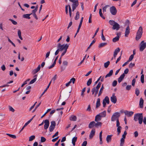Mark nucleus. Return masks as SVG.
Masks as SVG:
<instances>
[{
  "label": "nucleus",
  "mask_w": 146,
  "mask_h": 146,
  "mask_svg": "<svg viewBox=\"0 0 146 146\" xmlns=\"http://www.w3.org/2000/svg\"><path fill=\"white\" fill-rule=\"evenodd\" d=\"M69 47V45L68 44H61L60 43H58L57 46V49L55 53V55H57L60 51H63L60 57L59 60V63L61 64L62 63L61 58L66 52L67 50Z\"/></svg>",
  "instance_id": "obj_1"
},
{
  "label": "nucleus",
  "mask_w": 146,
  "mask_h": 146,
  "mask_svg": "<svg viewBox=\"0 0 146 146\" xmlns=\"http://www.w3.org/2000/svg\"><path fill=\"white\" fill-rule=\"evenodd\" d=\"M109 23L112 26V29L113 30L118 31L120 28V25L114 21L110 20L109 21Z\"/></svg>",
  "instance_id": "obj_2"
},
{
  "label": "nucleus",
  "mask_w": 146,
  "mask_h": 146,
  "mask_svg": "<svg viewBox=\"0 0 146 146\" xmlns=\"http://www.w3.org/2000/svg\"><path fill=\"white\" fill-rule=\"evenodd\" d=\"M143 117L142 113L135 114L134 116V120L135 121L138 120L139 123L141 124L142 123Z\"/></svg>",
  "instance_id": "obj_3"
},
{
  "label": "nucleus",
  "mask_w": 146,
  "mask_h": 146,
  "mask_svg": "<svg viewBox=\"0 0 146 146\" xmlns=\"http://www.w3.org/2000/svg\"><path fill=\"white\" fill-rule=\"evenodd\" d=\"M143 34V28L142 27L140 26L136 33V35L135 39L137 40H139L140 39Z\"/></svg>",
  "instance_id": "obj_4"
},
{
  "label": "nucleus",
  "mask_w": 146,
  "mask_h": 146,
  "mask_svg": "<svg viewBox=\"0 0 146 146\" xmlns=\"http://www.w3.org/2000/svg\"><path fill=\"white\" fill-rule=\"evenodd\" d=\"M102 83L100 82H99L97 86L96 87L93 88L92 90V94H94V93H98L99 88H100L101 85Z\"/></svg>",
  "instance_id": "obj_5"
},
{
  "label": "nucleus",
  "mask_w": 146,
  "mask_h": 146,
  "mask_svg": "<svg viewBox=\"0 0 146 146\" xmlns=\"http://www.w3.org/2000/svg\"><path fill=\"white\" fill-rule=\"evenodd\" d=\"M120 115L119 112H116L114 113L113 115L111 118V121H114L118 119V118L120 116Z\"/></svg>",
  "instance_id": "obj_6"
},
{
  "label": "nucleus",
  "mask_w": 146,
  "mask_h": 146,
  "mask_svg": "<svg viewBox=\"0 0 146 146\" xmlns=\"http://www.w3.org/2000/svg\"><path fill=\"white\" fill-rule=\"evenodd\" d=\"M140 45L139 50L140 51H143L146 47V42H144V40L142 41L140 43Z\"/></svg>",
  "instance_id": "obj_7"
},
{
  "label": "nucleus",
  "mask_w": 146,
  "mask_h": 146,
  "mask_svg": "<svg viewBox=\"0 0 146 146\" xmlns=\"http://www.w3.org/2000/svg\"><path fill=\"white\" fill-rule=\"evenodd\" d=\"M51 125L49 127V131L50 132H52L54 129L56 125L55 121H52L51 122Z\"/></svg>",
  "instance_id": "obj_8"
},
{
  "label": "nucleus",
  "mask_w": 146,
  "mask_h": 146,
  "mask_svg": "<svg viewBox=\"0 0 146 146\" xmlns=\"http://www.w3.org/2000/svg\"><path fill=\"white\" fill-rule=\"evenodd\" d=\"M110 11L111 14L113 15H115L117 13V10L114 6H112L110 8Z\"/></svg>",
  "instance_id": "obj_9"
},
{
  "label": "nucleus",
  "mask_w": 146,
  "mask_h": 146,
  "mask_svg": "<svg viewBox=\"0 0 146 146\" xmlns=\"http://www.w3.org/2000/svg\"><path fill=\"white\" fill-rule=\"evenodd\" d=\"M110 100L114 104L116 103L117 101V98L115 96V94H113L112 96L111 97Z\"/></svg>",
  "instance_id": "obj_10"
},
{
  "label": "nucleus",
  "mask_w": 146,
  "mask_h": 146,
  "mask_svg": "<svg viewBox=\"0 0 146 146\" xmlns=\"http://www.w3.org/2000/svg\"><path fill=\"white\" fill-rule=\"evenodd\" d=\"M73 3L72 5V11H74L78 5L79 3L78 0H76V1L73 2Z\"/></svg>",
  "instance_id": "obj_11"
},
{
  "label": "nucleus",
  "mask_w": 146,
  "mask_h": 146,
  "mask_svg": "<svg viewBox=\"0 0 146 146\" xmlns=\"http://www.w3.org/2000/svg\"><path fill=\"white\" fill-rule=\"evenodd\" d=\"M130 28L129 25H127L125 29V36L127 37L130 33Z\"/></svg>",
  "instance_id": "obj_12"
},
{
  "label": "nucleus",
  "mask_w": 146,
  "mask_h": 146,
  "mask_svg": "<svg viewBox=\"0 0 146 146\" xmlns=\"http://www.w3.org/2000/svg\"><path fill=\"white\" fill-rule=\"evenodd\" d=\"M44 129H46L48 127L49 124V121L48 120L46 119L44 121Z\"/></svg>",
  "instance_id": "obj_13"
},
{
  "label": "nucleus",
  "mask_w": 146,
  "mask_h": 146,
  "mask_svg": "<svg viewBox=\"0 0 146 146\" xmlns=\"http://www.w3.org/2000/svg\"><path fill=\"white\" fill-rule=\"evenodd\" d=\"M124 113L125 115H127L128 117L131 116L133 114V112L132 111H129L127 110H125L124 111Z\"/></svg>",
  "instance_id": "obj_14"
},
{
  "label": "nucleus",
  "mask_w": 146,
  "mask_h": 146,
  "mask_svg": "<svg viewBox=\"0 0 146 146\" xmlns=\"http://www.w3.org/2000/svg\"><path fill=\"white\" fill-rule=\"evenodd\" d=\"M125 76V75L124 74H121L120 76V77L118 79V83H120L123 80Z\"/></svg>",
  "instance_id": "obj_15"
},
{
  "label": "nucleus",
  "mask_w": 146,
  "mask_h": 146,
  "mask_svg": "<svg viewBox=\"0 0 146 146\" xmlns=\"http://www.w3.org/2000/svg\"><path fill=\"white\" fill-rule=\"evenodd\" d=\"M112 135H108L106 138V140L108 143L111 142V137L112 136Z\"/></svg>",
  "instance_id": "obj_16"
},
{
  "label": "nucleus",
  "mask_w": 146,
  "mask_h": 146,
  "mask_svg": "<svg viewBox=\"0 0 146 146\" xmlns=\"http://www.w3.org/2000/svg\"><path fill=\"white\" fill-rule=\"evenodd\" d=\"M120 33H117V36L113 39L112 41L113 42H115L119 40V37L118 35H120Z\"/></svg>",
  "instance_id": "obj_17"
},
{
  "label": "nucleus",
  "mask_w": 146,
  "mask_h": 146,
  "mask_svg": "<svg viewBox=\"0 0 146 146\" xmlns=\"http://www.w3.org/2000/svg\"><path fill=\"white\" fill-rule=\"evenodd\" d=\"M95 129H93L92 130L89 135V138L90 139H92L93 138L95 135Z\"/></svg>",
  "instance_id": "obj_18"
},
{
  "label": "nucleus",
  "mask_w": 146,
  "mask_h": 146,
  "mask_svg": "<svg viewBox=\"0 0 146 146\" xmlns=\"http://www.w3.org/2000/svg\"><path fill=\"white\" fill-rule=\"evenodd\" d=\"M143 100L142 98H141L139 101V106L140 108H143Z\"/></svg>",
  "instance_id": "obj_19"
},
{
  "label": "nucleus",
  "mask_w": 146,
  "mask_h": 146,
  "mask_svg": "<svg viewBox=\"0 0 146 146\" xmlns=\"http://www.w3.org/2000/svg\"><path fill=\"white\" fill-rule=\"evenodd\" d=\"M31 14H32V13L29 14H24L23 15V17L25 18L30 19L31 18L30 16Z\"/></svg>",
  "instance_id": "obj_20"
},
{
  "label": "nucleus",
  "mask_w": 146,
  "mask_h": 146,
  "mask_svg": "<svg viewBox=\"0 0 146 146\" xmlns=\"http://www.w3.org/2000/svg\"><path fill=\"white\" fill-rule=\"evenodd\" d=\"M101 117L99 114L97 115L95 117V121L96 122H98L101 120Z\"/></svg>",
  "instance_id": "obj_21"
},
{
  "label": "nucleus",
  "mask_w": 146,
  "mask_h": 146,
  "mask_svg": "<svg viewBox=\"0 0 146 146\" xmlns=\"http://www.w3.org/2000/svg\"><path fill=\"white\" fill-rule=\"evenodd\" d=\"M98 114L101 118L104 117L106 115V111H104L103 112L100 113Z\"/></svg>",
  "instance_id": "obj_22"
},
{
  "label": "nucleus",
  "mask_w": 146,
  "mask_h": 146,
  "mask_svg": "<svg viewBox=\"0 0 146 146\" xmlns=\"http://www.w3.org/2000/svg\"><path fill=\"white\" fill-rule=\"evenodd\" d=\"M113 70H110L108 74H106L105 76V78H106L108 77H110L113 74Z\"/></svg>",
  "instance_id": "obj_23"
},
{
  "label": "nucleus",
  "mask_w": 146,
  "mask_h": 146,
  "mask_svg": "<svg viewBox=\"0 0 146 146\" xmlns=\"http://www.w3.org/2000/svg\"><path fill=\"white\" fill-rule=\"evenodd\" d=\"M76 117L75 115H72L70 117V120L73 121H76Z\"/></svg>",
  "instance_id": "obj_24"
},
{
  "label": "nucleus",
  "mask_w": 146,
  "mask_h": 146,
  "mask_svg": "<svg viewBox=\"0 0 146 146\" xmlns=\"http://www.w3.org/2000/svg\"><path fill=\"white\" fill-rule=\"evenodd\" d=\"M100 99L99 98H98L97 99V100L96 102V108H98L100 106Z\"/></svg>",
  "instance_id": "obj_25"
},
{
  "label": "nucleus",
  "mask_w": 146,
  "mask_h": 146,
  "mask_svg": "<svg viewBox=\"0 0 146 146\" xmlns=\"http://www.w3.org/2000/svg\"><path fill=\"white\" fill-rule=\"evenodd\" d=\"M77 137H73L72 139V143L74 146L75 145V142L77 141Z\"/></svg>",
  "instance_id": "obj_26"
},
{
  "label": "nucleus",
  "mask_w": 146,
  "mask_h": 146,
  "mask_svg": "<svg viewBox=\"0 0 146 146\" xmlns=\"http://www.w3.org/2000/svg\"><path fill=\"white\" fill-rule=\"evenodd\" d=\"M102 131H101L100 133V135H99V137H100V144L102 145V144L103 143V142L102 141Z\"/></svg>",
  "instance_id": "obj_27"
},
{
  "label": "nucleus",
  "mask_w": 146,
  "mask_h": 146,
  "mask_svg": "<svg viewBox=\"0 0 146 146\" xmlns=\"http://www.w3.org/2000/svg\"><path fill=\"white\" fill-rule=\"evenodd\" d=\"M95 122L94 121H93L89 123V127L90 128H91L95 126Z\"/></svg>",
  "instance_id": "obj_28"
},
{
  "label": "nucleus",
  "mask_w": 146,
  "mask_h": 146,
  "mask_svg": "<svg viewBox=\"0 0 146 146\" xmlns=\"http://www.w3.org/2000/svg\"><path fill=\"white\" fill-rule=\"evenodd\" d=\"M104 87L103 84H102V86L99 91L98 94V96H100L102 94L103 91V89H104Z\"/></svg>",
  "instance_id": "obj_29"
},
{
  "label": "nucleus",
  "mask_w": 146,
  "mask_h": 146,
  "mask_svg": "<svg viewBox=\"0 0 146 146\" xmlns=\"http://www.w3.org/2000/svg\"><path fill=\"white\" fill-rule=\"evenodd\" d=\"M103 101L106 102L107 104H108L109 103L110 101L109 98L108 97L106 96L104 99L103 100Z\"/></svg>",
  "instance_id": "obj_30"
},
{
  "label": "nucleus",
  "mask_w": 146,
  "mask_h": 146,
  "mask_svg": "<svg viewBox=\"0 0 146 146\" xmlns=\"http://www.w3.org/2000/svg\"><path fill=\"white\" fill-rule=\"evenodd\" d=\"M18 35L19 36V38L21 40H23V38L21 36V32L20 30H19L18 31Z\"/></svg>",
  "instance_id": "obj_31"
},
{
  "label": "nucleus",
  "mask_w": 146,
  "mask_h": 146,
  "mask_svg": "<svg viewBox=\"0 0 146 146\" xmlns=\"http://www.w3.org/2000/svg\"><path fill=\"white\" fill-rule=\"evenodd\" d=\"M102 123L100 122H97V123L95 122V126L96 127H98V126H102Z\"/></svg>",
  "instance_id": "obj_32"
},
{
  "label": "nucleus",
  "mask_w": 146,
  "mask_h": 146,
  "mask_svg": "<svg viewBox=\"0 0 146 146\" xmlns=\"http://www.w3.org/2000/svg\"><path fill=\"white\" fill-rule=\"evenodd\" d=\"M102 9H99V14H100V15L103 19H105V18L103 15V14H102Z\"/></svg>",
  "instance_id": "obj_33"
},
{
  "label": "nucleus",
  "mask_w": 146,
  "mask_h": 146,
  "mask_svg": "<svg viewBox=\"0 0 146 146\" xmlns=\"http://www.w3.org/2000/svg\"><path fill=\"white\" fill-rule=\"evenodd\" d=\"M79 13L78 11L77 12L76 14V16L75 17V19L76 20H77L79 18Z\"/></svg>",
  "instance_id": "obj_34"
},
{
  "label": "nucleus",
  "mask_w": 146,
  "mask_h": 146,
  "mask_svg": "<svg viewBox=\"0 0 146 146\" xmlns=\"http://www.w3.org/2000/svg\"><path fill=\"white\" fill-rule=\"evenodd\" d=\"M107 44V43H102L100 44L99 46V48L102 47Z\"/></svg>",
  "instance_id": "obj_35"
},
{
  "label": "nucleus",
  "mask_w": 146,
  "mask_h": 146,
  "mask_svg": "<svg viewBox=\"0 0 146 146\" xmlns=\"http://www.w3.org/2000/svg\"><path fill=\"white\" fill-rule=\"evenodd\" d=\"M120 49L119 48H117L115 50L114 52V53L117 55V54L120 52Z\"/></svg>",
  "instance_id": "obj_36"
},
{
  "label": "nucleus",
  "mask_w": 146,
  "mask_h": 146,
  "mask_svg": "<svg viewBox=\"0 0 146 146\" xmlns=\"http://www.w3.org/2000/svg\"><path fill=\"white\" fill-rule=\"evenodd\" d=\"M110 62L109 61H108L107 62L104 63V67L105 68H107L110 65Z\"/></svg>",
  "instance_id": "obj_37"
},
{
  "label": "nucleus",
  "mask_w": 146,
  "mask_h": 146,
  "mask_svg": "<svg viewBox=\"0 0 146 146\" xmlns=\"http://www.w3.org/2000/svg\"><path fill=\"white\" fill-rule=\"evenodd\" d=\"M6 135L9 136L10 137H11L13 139H15L16 138V135H14L11 134L9 133H7Z\"/></svg>",
  "instance_id": "obj_38"
},
{
  "label": "nucleus",
  "mask_w": 146,
  "mask_h": 146,
  "mask_svg": "<svg viewBox=\"0 0 146 146\" xmlns=\"http://www.w3.org/2000/svg\"><path fill=\"white\" fill-rule=\"evenodd\" d=\"M140 93V91L139 89L137 88H136L135 89V94H136L137 96H138L139 95Z\"/></svg>",
  "instance_id": "obj_39"
},
{
  "label": "nucleus",
  "mask_w": 146,
  "mask_h": 146,
  "mask_svg": "<svg viewBox=\"0 0 146 146\" xmlns=\"http://www.w3.org/2000/svg\"><path fill=\"white\" fill-rule=\"evenodd\" d=\"M121 128H122L121 126L117 127V135H119L121 133Z\"/></svg>",
  "instance_id": "obj_40"
},
{
  "label": "nucleus",
  "mask_w": 146,
  "mask_h": 146,
  "mask_svg": "<svg viewBox=\"0 0 146 146\" xmlns=\"http://www.w3.org/2000/svg\"><path fill=\"white\" fill-rule=\"evenodd\" d=\"M92 78H90L87 82V84L88 86H89L92 83Z\"/></svg>",
  "instance_id": "obj_41"
},
{
  "label": "nucleus",
  "mask_w": 146,
  "mask_h": 146,
  "mask_svg": "<svg viewBox=\"0 0 146 146\" xmlns=\"http://www.w3.org/2000/svg\"><path fill=\"white\" fill-rule=\"evenodd\" d=\"M125 141V139L121 138L120 140V145H123Z\"/></svg>",
  "instance_id": "obj_42"
},
{
  "label": "nucleus",
  "mask_w": 146,
  "mask_h": 146,
  "mask_svg": "<svg viewBox=\"0 0 146 146\" xmlns=\"http://www.w3.org/2000/svg\"><path fill=\"white\" fill-rule=\"evenodd\" d=\"M35 135H32L29 137V141H33L35 138Z\"/></svg>",
  "instance_id": "obj_43"
},
{
  "label": "nucleus",
  "mask_w": 146,
  "mask_h": 146,
  "mask_svg": "<svg viewBox=\"0 0 146 146\" xmlns=\"http://www.w3.org/2000/svg\"><path fill=\"white\" fill-rule=\"evenodd\" d=\"M68 7H69V15L70 17H71L72 15V10L71 7L70 5H68Z\"/></svg>",
  "instance_id": "obj_44"
},
{
  "label": "nucleus",
  "mask_w": 146,
  "mask_h": 146,
  "mask_svg": "<svg viewBox=\"0 0 146 146\" xmlns=\"http://www.w3.org/2000/svg\"><path fill=\"white\" fill-rule=\"evenodd\" d=\"M86 88L85 87L84 88L82 89V91L81 96L83 97H84V92H85L86 91Z\"/></svg>",
  "instance_id": "obj_45"
},
{
  "label": "nucleus",
  "mask_w": 146,
  "mask_h": 146,
  "mask_svg": "<svg viewBox=\"0 0 146 146\" xmlns=\"http://www.w3.org/2000/svg\"><path fill=\"white\" fill-rule=\"evenodd\" d=\"M141 80L142 83H143L144 82V75L143 74L141 76Z\"/></svg>",
  "instance_id": "obj_46"
},
{
  "label": "nucleus",
  "mask_w": 146,
  "mask_h": 146,
  "mask_svg": "<svg viewBox=\"0 0 146 146\" xmlns=\"http://www.w3.org/2000/svg\"><path fill=\"white\" fill-rule=\"evenodd\" d=\"M117 84V81L116 80H115L112 83V86L113 87H115L116 86Z\"/></svg>",
  "instance_id": "obj_47"
},
{
  "label": "nucleus",
  "mask_w": 146,
  "mask_h": 146,
  "mask_svg": "<svg viewBox=\"0 0 146 146\" xmlns=\"http://www.w3.org/2000/svg\"><path fill=\"white\" fill-rule=\"evenodd\" d=\"M103 30H102V40L103 41H105L106 40V38L104 36L103 34Z\"/></svg>",
  "instance_id": "obj_48"
},
{
  "label": "nucleus",
  "mask_w": 146,
  "mask_h": 146,
  "mask_svg": "<svg viewBox=\"0 0 146 146\" xmlns=\"http://www.w3.org/2000/svg\"><path fill=\"white\" fill-rule=\"evenodd\" d=\"M134 57L133 55H131L129 57V60L128 61L129 62L131 61L133 59Z\"/></svg>",
  "instance_id": "obj_49"
},
{
  "label": "nucleus",
  "mask_w": 146,
  "mask_h": 146,
  "mask_svg": "<svg viewBox=\"0 0 146 146\" xmlns=\"http://www.w3.org/2000/svg\"><path fill=\"white\" fill-rule=\"evenodd\" d=\"M96 40H93L92 42L90 44V45H89V46L87 48V50L89 49L90 47L92 46V45L94 44Z\"/></svg>",
  "instance_id": "obj_50"
},
{
  "label": "nucleus",
  "mask_w": 146,
  "mask_h": 146,
  "mask_svg": "<svg viewBox=\"0 0 146 146\" xmlns=\"http://www.w3.org/2000/svg\"><path fill=\"white\" fill-rule=\"evenodd\" d=\"M36 81V78H35L32 80L30 82L29 84H32L34 83Z\"/></svg>",
  "instance_id": "obj_51"
},
{
  "label": "nucleus",
  "mask_w": 146,
  "mask_h": 146,
  "mask_svg": "<svg viewBox=\"0 0 146 146\" xmlns=\"http://www.w3.org/2000/svg\"><path fill=\"white\" fill-rule=\"evenodd\" d=\"M135 65V64L132 63H131L129 64V67L130 68H131L133 67Z\"/></svg>",
  "instance_id": "obj_52"
},
{
  "label": "nucleus",
  "mask_w": 146,
  "mask_h": 146,
  "mask_svg": "<svg viewBox=\"0 0 146 146\" xmlns=\"http://www.w3.org/2000/svg\"><path fill=\"white\" fill-rule=\"evenodd\" d=\"M9 20L12 22V23L13 25H16L17 24V22L15 21L14 20L11 19H10Z\"/></svg>",
  "instance_id": "obj_53"
},
{
  "label": "nucleus",
  "mask_w": 146,
  "mask_h": 146,
  "mask_svg": "<svg viewBox=\"0 0 146 146\" xmlns=\"http://www.w3.org/2000/svg\"><path fill=\"white\" fill-rule=\"evenodd\" d=\"M131 85H128L126 87V89L127 90H129L131 89Z\"/></svg>",
  "instance_id": "obj_54"
},
{
  "label": "nucleus",
  "mask_w": 146,
  "mask_h": 146,
  "mask_svg": "<svg viewBox=\"0 0 146 146\" xmlns=\"http://www.w3.org/2000/svg\"><path fill=\"white\" fill-rule=\"evenodd\" d=\"M99 28H98L97 29H96V32H95L94 35H93V36L92 37V38H93L95 36H96V35L97 34V33L98 31L99 30Z\"/></svg>",
  "instance_id": "obj_55"
},
{
  "label": "nucleus",
  "mask_w": 146,
  "mask_h": 146,
  "mask_svg": "<svg viewBox=\"0 0 146 146\" xmlns=\"http://www.w3.org/2000/svg\"><path fill=\"white\" fill-rule=\"evenodd\" d=\"M56 77H57V75L56 74H55L54 76V77L52 78V79L51 80V81H53L54 83L55 80L56 79Z\"/></svg>",
  "instance_id": "obj_56"
},
{
  "label": "nucleus",
  "mask_w": 146,
  "mask_h": 146,
  "mask_svg": "<svg viewBox=\"0 0 146 146\" xmlns=\"http://www.w3.org/2000/svg\"><path fill=\"white\" fill-rule=\"evenodd\" d=\"M46 140V139L44 137H41V142H44Z\"/></svg>",
  "instance_id": "obj_57"
},
{
  "label": "nucleus",
  "mask_w": 146,
  "mask_h": 146,
  "mask_svg": "<svg viewBox=\"0 0 146 146\" xmlns=\"http://www.w3.org/2000/svg\"><path fill=\"white\" fill-rule=\"evenodd\" d=\"M127 134V132H126V131H125L124 132L123 134V135H122V138H123L125 139V137H126V135Z\"/></svg>",
  "instance_id": "obj_58"
},
{
  "label": "nucleus",
  "mask_w": 146,
  "mask_h": 146,
  "mask_svg": "<svg viewBox=\"0 0 146 146\" xmlns=\"http://www.w3.org/2000/svg\"><path fill=\"white\" fill-rule=\"evenodd\" d=\"M129 71V69L127 68H126L124 70V73H123V74H124L125 75V74H127L128 73Z\"/></svg>",
  "instance_id": "obj_59"
},
{
  "label": "nucleus",
  "mask_w": 146,
  "mask_h": 146,
  "mask_svg": "<svg viewBox=\"0 0 146 146\" xmlns=\"http://www.w3.org/2000/svg\"><path fill=\"white\" fill-rule=\"evenodd\" d=\"M86 55L84 56V57L83 60L80 62V63L78 65V66H80L81 64H82V63L83 62L84 60H85V58H86Z\"/></svg>",
  "instance_id": "obj_60"
},
{
  "label": "nucleus",
  "mask_w": 146,
  "mask_h": 146,
  "mask_svg": "<svg viewBox=\"0 0 146 146\" xmlns=\"http://www.w3.org/2000/svg\"><path fill=\"white\" fill-rule=\"evenodd\" d=\"M9 109L10 111L13 112H14L15 111V110L11 106H9Z\"/></svg>",
  "instance_id": "obj_61"
},
{
  "label": "nucleus",
  "mask_w": 146,
  "mask_h": 146,
  "mask_svg": "<svg viewBox=\"0 0 146 146\" xmlns=\"http://www.w3.org/2000/svg\"><path fill=\"white\" fill-rule=\"evenodd\" d=\"M64 66H67L68 64V62L67 61H64L62 62Z\"/></svg>",
  "instance_id": "obj_62"
},
{
  "label": "nucleus",
  "mask_w": 146,
  "mask_h": 146,
  "mask_svg": "<svg viewBox=\"0 0 146 146\" xmlns=\"http://www.w3.org/2000/svg\"><path fill=\"white\" fill-rule=\"evenodd\" d=\"M75 80V79L74 78H73L70 80L69 82H71V83L72 82V83L74 84V83Z\"/></svg>",
  "instance_id": "obj_63"
},
{
  "label": "nucleus",
  "mask_w": 146,
  "mask_h": 146,
  "mask_svg": "<svg viewBox=\"0 0 146 146\" xmlns=\"http://www.w3.org/2000/svg\"><path fill=\"white\" fill-rule=\"evenodd\" d=\"M87 144V141H84L82 143V146H86Z\"/></svg>",
  "instance_id": "obj_64"
}]
</instances>
